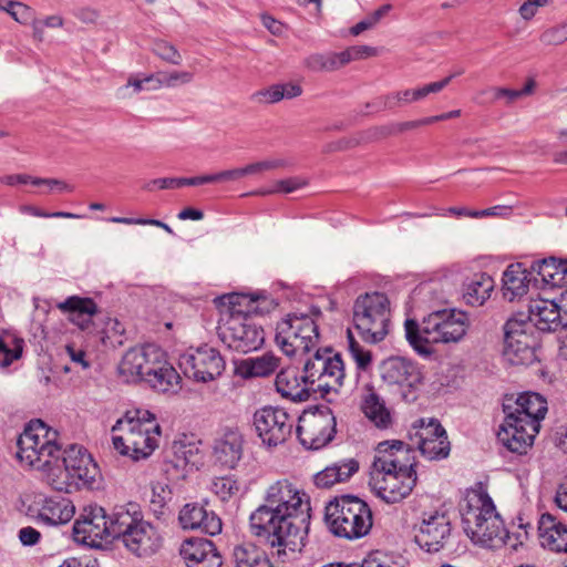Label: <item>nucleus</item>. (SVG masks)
I'll use <instances>...</instances> for the list:
<instances>
[{
	"instance_id": "f257e3e1",
	"label": "nucleus",
	"mask_w": 567,
	"mask_h": 567,
	"mask_svg": "<svg viewBox=\"0 0 567 567\" xmlns=\"http://www.w3.org/2000/svg\"><path fill=\"white\" fill-rule=\"evenodd\" d=\"M56 437L58 432L43 421H31L18 439V458L31 468L45 472L48 484L58 492L92 487L100 477V468L91 454L83 446L72 444L61 457Z\"/></svg>"
},
{
	"instance_id": "f03ea898",
	"label": "nucleus",
	"mask_w": 567,
	"mask_h": 567,
	"mask_svg": "<svg viewBox=\"0 0 567 567\" xmlns=\"http://www.w3.org/2000/svg\"><path fill=\"white\" fill-rule=\"evenodd\" d=\"M310 497L288 478L269 484L260 504L249 517L250 532L277 555L300 551L310 525Z\"/></svg>"
},
{
	"instance_id": "7ed1b4c3",
	"label": "nucleus",
	"mask_w": 567,
	"mask_h": 567,
	"mask_svg": "<svg viewBox=\"0 0 567 567\" xmlns=\"http://www.w3.org/2000/svg\"><path fill=\"white\" fill-rule=\"evenodd\" d=\"M414 451L402 441L378 444L371 468L370 484L377 495L389 504L408 497L416 484Z\"/></svg>"
},
{
	"instance_id": "20e7f679",
	"label": "nucleus",
	"mask_w": 567,
	"mask_h": 567,
	"mask_svg": "<svg viewBox=\"0 0 567 567\" xmlns=\"http://www.w3.org/2000/svg\"><path fill=\"white\" fill-rule=\"evenodd\" d=\"M548 411L546 399L536 392H525L503 402L505 419L497 432L498 441L511 452L526 454L540 430Z\"/></svg>"
},
{
	"instance_id": "39448f33",
	"label": "nucleus",
	"mask_w": 567,
	"mask_h": 567,
	"mask_svg": "<svg viewBox=\"0 0 567 567\" xmlns=\"http://www.w3.org/2000/svg\"><path fill=\"white\" fill-rule=\"evenodd\" d=\"M458 509L463 529L475 545L498 548L505 544L508 533L482 484L466 491Z\"/></svg>"
},
{
	"instance_id": "423d86ee",
	"label": "nucleus",
	"mask_w": 567,
	"mask_h": 567,
	"mask_svg": "<svg viewBox=\"0 0 567 567\" xmlns=\"http://www.w3.org/2000/svg\"><path fill=\"white\" fill-rule=\"evenodd\" d=\"M470 327L466 312L456 309H442L431 312L420 326L413 319L404 323L405 338L412 349L423 358H430L434 344L461 341Z\"/></svg>"
},
{
	"instance_id": "0eeeda50",
	"label": "nucleus",
	"mask_w": 567,
	"mask_h": 567,
	"mask_svg": "<svg viewBox=\"0 0 567 567\" xmlns=\"http://www.w3.org/2000/svg\"><path fill=\"white\" fill-rule=\"evenodd\" d=\"M112 431L113 445L122 455L134 461L147 458L158 447L162 429L148 410L136 409L116 421Z\"/></svg>"
},
{
	"instance_id": "6e6552de",
	"label": "nucleus",
	"mask_w": 567,
	"mask_h": 567,
	"mask_svg": "<svg viewBox=\"0 0 567 567\" xmlns=\"http://www.w3.org/2000/svg\"><path fill=\"white\" fill-rule=\"evenodd\" d=\"M326 523L337 537L355 540L367 536L373 526L369 504L358 496L341 495L326 506Z\"/></svg>"
},
{
	"instance_id": "1a4fd4ad",
	"label": "nucleus",
	"mask_w": 567,
	"mask_h": 567,
	"mask_svg": "<svg viewBox=\"0 0 567 567\" xmlns=\"http://www.w3.org/2000/svg\"><path fill=\"white\" fill-rule=\"evenodd\" d=\"M220 302L217 336L230 351L246 354L259 350L265 342V331L251 316L235 309L227 301Z\"/></svg>"
},
{
	"instance_id": "9d476101",
	"label": "nucleus",
	"mask_w": 567,
	"mask_h": 567,
	"mask_svg": "<svg viewBox=\"0 0 567 567\" xmlns=\"http://www.w3.org/2000/svg\"><path fill=\"white\" fill-rule=\"evenodd\" d=\"M352 312L354 328L365 342L378 343L385 339L391 319L386 295L374 291L358 296Z\"/></svg>"
},
{
	"instance_id": "9b49d317",
	"label": "nucleus",
	"mask_w": 567,
	"mask_h": 567,
	"mask_svg": "<svg viewBox=\"0 0 567 567\" xmlns=\"http://www.w3.org/2000/svg\"><path fill=\"white\" fill-rule=\"evenodd\" d=\"M319 338L318 324L309 315L289 313L276 327V343L288 357L317 350Z\"/></svg>"
},
{
	"instance_id": "f8f14e48",
	"label": "nucleus",
	"mask_w": 567,
	"mask_h": 567,
	"mask_svg": "<svg viewBox=\"0 0 567 567\" xmlns=\"http://www.w3.org/2000/svg\"><path fill=\"white\" fill-rule=\"evenodd\" d=\"M306 380L311 384L312 392L322 396L338 392L346 377L344 363L340 353L331 348H318L303 363Z\"/></svg>"
},
{
	"instance_id": "ddd939ff",
	"label": "nucleus",
	"mask_w": 567,
	"mask_h": 567,
	"mask_svg": "<svg viewBox=\"0 0 567 567\" xmlns=\"http://www.w3.org/2000/svg\"><path fill=\"white\" fill-rule=\"evenodd\" d=\"M538 338L533 324L512 318L504 326V358L513 365H528L536 359Z\"/></svg>"
},
{
	"instance_id": "4468645a",
	"label": "nucleus",
	"mask_w": 567,
	"mask_h": 567,
	"mask_svg": "<svg viewBox=\"0 0 567 567\" xmlns=\"http://www.w3.org/2000/svg\"><path fill=\"white\" fill-rule=\"evenodd\" d=\"M111 514L107 515L104 507L97 504L84 506L72 528L75 543L92 548H100L110 543Z\"/></svg>"
},
{
	"instance_id": "2eb2a0df",
	"label": "nucleus",
	"mask_w": 567,
	"mask_h": 567,
	"mask_svg": "<svg viewBox=\"0 0 567 567\" xmlns=\"http://www.w3.org/2000/svg\"><path fill=\"white\" fill-rule=\"evenodd\" d=\"M337 421L330 408L306 411L298 419L297 435L309 450H319L332 441Z\"/></svg>"
},
{
	"instance_id": "dca6fc26",
	"label": "nucleus",
	"mask_w": 567,
	"mask_h": 567,
	"mask_svg": "<svg viewBox=\"0 0 567 567\" xmlns=\"http://www.w3.org/2000/svg\"><path fill=\"white\" fill-rule=\"evenodd\" d=\"M380 374L384 383L398 386L403 400H416V391L422 384L423 374L415 362L402 357L388 358L380 365Z\"/></svg>"
},
{
	"instance_id": "f3484780",
	"label": "nucleus",
	"mask_w": 567,
	"mask_h": 567,
	"mask_svg": "<svg viewBox=\"0 0 567 567\" xmlns=\"http://www.w3.org/2000/svg\"><path fill=\"white\" fill-rule=\"evenodd\" d=\"M179 368L187 378L206 383L221 374L225 361L217 349L205 344L182 354Z\"/></svg>"
},
{
	"instance_id": "a211bd4d",
	"label": "nucleus",
	"mask_w": 567,
	"mask_h": 567,
	"mask_svg": "<svg viewBox=\"0 0 567 567\" xmlns=\"http://www.w3.org/2000/svg\"><path fill=\"white\" fill-rule=\"evenodd\" d=\"M254 425L262 444L276 447L291 435L293 419L285 409L264 406L255 412Z\"/></svg>"
},
{
	"instance_id": "6ab92c4d",
	"label": "nucleus",
	"mask_w": 567,
	"mask_h": 567,
	"mask_svg": "<svg viewBox=\"0 0 567 567\" xmlns=\"http://www.w3.org/2000/svg\"><path fill=\"white\" fill-rule=\"evenodd\" d=\"M414 427L417 429V447L424 457L441 460L450 454L446 431L436 419H420Z\"/></svg>"
},
{
	"instance_id": "aec40b11",
	"label": "nucleus",
	"mask_w": 567,
	"mask_h": 567,
	"mask_svg": "<svg viewBox=\"0 0 567 567\" xmlns=\"http://www.w3.org/2000/svg\"><path fill=\"white\" fill-rule=\"evenodd\" d=\"M561 306L554 300L536 299L528 306V320L533 328L543 332H555L567 327V298L561 295Z\"/></svg>"
},
{
	"instance_id": "412c9836",
	"label": "nucleus",
	"mask_w": 567,
	"mask_h": 567,
	"mask_svg": "<svg viewBox=\"0 0 567 567\" xmlns=\"http://www.w3.org/2000/svg\"><path fill=\"white\" fill-rule=\"evenodd\" d=\"M451 534V522L446 514L435 512L423 518L415 542L427 553H437L444 548Z\"/></svg>"
},
{
	"instance_id": "4be33fe9",
	"label": "nucleus",
	"mask_w": 567,
	"mask_h": 567,
	"mask_svg": "<svg viewBox=\"0 0 567 567\" xmlns=\"http://www.w3.org/2000/svg\"><path fill=\"white\" fill-rule=\"evenodd\" d=\"M145 522L138 504L127 503L115 506L111 513L110 543L112 540H120L124 545Z\"/></svg>"
},
{
	"instance_id": "5701e85b",
	"label": "nucleus",
	"mask_w": 567,
	"mask_h": 567,
	"mask_svg": "<svg viewBox=\"0 0 567 567\" xmlns=\"http://www.w3.org/2000/svg\"><path fill=\"white\" fill-rule=\"evenodd\" d=\"M56 308L68 315L71 323L81 331L92 333L95 330L93 318L100 312L96 302L89 297L70 296L56 303Z\"/></svg>"
},
{
	"instance_id": "b1692460",
	"label": "nucleus",
	"mask_w": 567,
	"mask_h": 567,
	"mask_svg": "<svg viewBox=\"0 0 567 567\" xmlns=\"http://www.w3.org/2000/svg\"><path fill=\"white\" fill-rule=\"evenodd\" d=\"M178 519L184 529H199L210 536L219 534L223 528L220 517L197 503L184 505Z\"/></svg>"
},
{
	"instance_id": "393cba45",
	"label": "nucleus",
	"mask_w": 567,
	"mask_h": 567,
	"mask_svg": "<svg viewBox=\"0 0 567 567\" xmlns=\"http://www.w3.org/2000/svg\"><path fill=\"white\" fill-rule=\"evenodd\" d=\"M181 555L187 567H220L223 564L214 543L206 538L186 539L182 544Z\"/></svg>"
},
{
	"instance_id": "a878e982",
	"label": "nucleus",
	"mask_w": 567,
	"mask_h": 567,
	"mask_svg": "<svg viewBox=\"0 0 567 567\" xmlns=\"http://www.w3.org/2000/svg\"><path fill=\"white\" fill-rule=\"evenodd\" d=\"M277 392L293 402H305L312 392L311 384L306 380V373L300 374L297 367L282 368L275 380Z\"/></svg>"
},
{
	"instance_id": "bb28decb",
	"label": "nucleus",
	"mask_w": 567,
	"mask_h": 567,
	"mask_svg": "<svg viewBox=\"0 0 567 567\" xmlns=\"http://www.w3.org/2000/svg\"><path fill=\"white\" fill-rule=\"evenodd\" d=\"M123 546L132 555L146 558L155 555L162 548L163 537L158 529L146 520Z\"/></svg>"
},
{
	"instance_id": "cd10ccee",
	"label": "nucleus",
	"mask_w": 567,
	"mask_h": 567,
	"mask_svg": "<svg viewBox=\"0 0 567 567\" xmlns=\"http://www.w3.org/2000/svg\"><path fill=\"white\" fill-rule=\"evenodd\" d=\"M244 437L238 429H226L215 440L214 456L216 461L228 468H235L243 456Z\"/></svg>"
},
{
	"instance_id": "c85d7f7f",
	"label": "nucleus",
	"mask_w": 567,
	"mask_h": 567,
	"mask_svg": "<svg viewBox=\"0 0 567 567\" xmlns=\"http://www.w3.org/2000/svg\"><path fill=\"white\" fill-rule=\"evenodd\" d=\"M538 537L544 548L554 553H567V526L551 514L540 516Z\"/></svg>"
},
{
	"instance_id": "c756f323",
	"label": "nucleus",
	"mask_w": 567,
	"mask_h": 567,
	"mask_svg": "<svg viewBox=\"0 0 567 567\" xmlns=\"http://www.w3.org/2000/svg\"><path fill=\"white\" fill-rule=\"evenodd\" d=\"M220 300L233 305L235 309H240L247 316L269 313L277 307V302L266 292L255 293H230L220 297Z\"/></svg>"
},
{
	"instance_id": "7c9ffc66",
	"label": "nucleus",
	"mask_w": 567,
	"mask_h": 567,
	"mask_svg": "<svg viewBox=\"0 0 567 567\" xmlns=\"http://www.w3.org/2000/svg\"><path fill=\"white\" fill-rule=\"evenodd\" d=\"M75 514L71 499L63 496L45 498L38 511V519L48 526L64 525Z\"/></svg>"
},
{
	"instance_id": "2f4dec72",
	"label": "nucleus",
	"mask_w": 567,
	"mask_h": 567,
	"mask_svg": "<svg viewBox=\"0 0 567 567\" xmlns=\"http://www.w3.org/2000/svg\"><path fill=\"white\" fill-rule=\"evenodd\" d=\"M530 274L537 275L545 287H567V260L554 257L534 260L530 264Z\"/></svg>"
},
{
	"instance_id": "473e14b6",
	"label": "nucleus",
	"mask_w": 567,
	"mask_h": 567,
	"mask_svg": "<svg viewBox=\"0 0 567 567\" xmlns=\"http://www.w3.org/2000/svg\"><path fill=\"white\" fill-rule=\"evenodd\" d=\"M530 268L524 267V264L517 262L509 265L503 274V296L513 301L517 297H522L528 290L530 282Z\"/></svg>"
},
{
	"instance_id": "72a5a7b5",
	"label": "nucleus",
	"mask_w": 567,
	"mask_h": 567,
	"mask_svg": "<svg viewBox=\"0 0 567 567\" xmlns=\"http://www.w3.org/2000/svg\"><path fill=\"white\" fill-rule=\"evenodd\" d=\"M361 411L364 416L378 429L386 430L392 426L393 419L383 399L372 389L362 396Z\"/></svg>"
},
{
	"instance_id": "f704fd0d",
	"label": "nucleus",
	"mask_w": 567,
	"mask_h": 567,
	"mask_svg": "<svg viewBox=\"0 0 567 567\" xmlns=\"http://www.w3.org/2000/svg\"><path fill=\"white\" fill-rule=\"evenodd\" d=\"M358 471V461L349 458L324 467L315 475L313 481L317 487L330 488L337 483L348 481Z\"/></svg>"
},
{
	"instance_id": "c9c22d12",
	"label": "nucleus",
	"mask_w": 567,
	"mask_h": 567,
	"mask_svg": "<svg viewBox=\"0 0 567 567\" xmlns=\"http://www.w3.org/2000/svg\"><path fill=\"white\" fill-rule=\"evenodd\" d=\"M150 386L158 392H177L181 383V377L175 368L166 362L161 368L153 370V373L145 377V381Z\"/></svg>"
},
{
	"instance_id": "e433bc0d",
	"label": "nucleus",
	"mask_w": 567,
	"mask_h": 567,
	"mask_svg": "<svg viewBox=\"0 0 567 567\" xmlns=\"http://www.w3.org/2000/svg\"><path fill=\"white\" fill-rule=\"evenodd\" d=\"M493 289L494 280L489 275L476 274L465 287L464 299L467 305L482 306L491 297Z\"/></svg>"
},
{
	"instance_id": "4c0bfd02",
	"label": "nucleus",
	"mask_w": 567,
	"mask_h": 567,
	"mask_svg": "<svg viewBox=\"0 0 567 567\" xmlns=\"http://www.w3.org/2000/svg\"><path fill=\"white\" fill-rule=\"evenodd\" d=\"M233 556L236 567H274L267 553L251 543L236 546Z\"/></svg>"
},
{
	"instance_id": "58836bf2",
	"label": "nucleus",
	"mask_w": 567,
	"mask_h": 567,
	"mask_svg": "<svg viewBox=\"0 0 567 567\" xmlns=\"http://www.w3.org/2000/svg\"><path fill=\"white\" fill-rule=\"evenodd\" d=\"M144 362L145 344L131 348L124 353L118 364V372L126 381H142Z\"/></svg>"
},
{
	"instance_id": "ea45409f",
	"label": "nucleus",
	"mask_w": 567,
	"mask_h": 567,
	"mask_svg": "<svg viewBox=\"0 0 567 567\" xmlns=\"http://www.w3.org/2000/svg\"><path fill=\"white\" fill-rule=\"evenodd\" d=\"M301 93V86L296 83L274 84L267 89L255 92L252 94V100L258 103L272 104L284 99L300 96Z\"/></svg>"
},
{
	"instance_id": "a19ab883",
	"label": "nucleus",
	"mask_w": 567,
	"mask_h": 567,
	"mask_svg": "<svg viewBox=\"0 0 567 567\" xmlns=\"http://www.w3.org/2000/svg\"><path fill=\"white\" fill-rule=\"evenodd\" d=\"M280 364V358L272 353L249 358L243 362V373L247 378H264L270 375Z\"/></svg>"
},
{
	"instance_id": "79ce46f5",
	"label": "nucleus",
	"mask_w": 567,
	"mask_h": 567,
	"mask_svg": "<svg viewBox=\"0 0 567 567\" xmlns=\"http://www.w3.org/2000/svg\"><path fill=\"white\" fill-rule=\"evenodd\" d=\"M289 165L288 161L284 158H271L256 163L248 164L245 167L227 169L229 182L238 181L247 175H260L268 171L284 168Z\"/></svg>"
},
{
	"instance_id": "37998d69",
	"label": "nucleus",
	"mask_w": 567,
	"mask_h": 567,
	"mask_svg": "<svg viewBox=\"0 0 567 567\" xmlns=\"http://www.w3.org/2000/svg\"><path fill=\"white\" fill-rule=\"evenodd\" d=\"M453 75H449L441 81L427 83L415 89H406L401 92V100L404 104L414 103L424 100L427 95L441 92L452 81Z\"/></svg>"
},
{
	"instance_id": "c03bdc74",
	"label": "nucleus",
	"mask_w": 567,
	"mask_h": 567,
	"mask_svg": "<svg viewBox=\"0 0 567 567\" xmlns=\"http://www.w3.org/2000/svg\"><path fill=\"white\" fill-rule=\"evenodd\" d=\"M209 488L221 502H227L239 493L240 483L235 475L215 476Z\"/></svg>"
},
{
	"instance_id": "a18cd8bd",
	"label": "nucleus",
	"mask_w": 567,
	"mask_h": 567,
	"mask_svg": "<svg viewBox=\"0 0 567 567\" xmlns=\"http://www.w3.org/2000/svg\"><path fill=\"white\" fill-rule=\"evenodd\" d=\"M24 348V340L17 336H10L8 340L0 339V367H9L13 361L21 358Z\"/></svg>"
},
{
	"instance_id": "49530a36",
	"label": "nucleus",
	"mask_w": 567,
	"mask_h": 567,
	"mask_svg": "<svg viewBox=\"0 0 567 567\" xmlns=\"http://www.w3.org/2000/svg\"><path fill=\"white\" fill-rule=\"evenodd\" d=\"M0 10L7 12L20 24H30L35 19V11L31 7L19 1L0 0Z\"/></svg>"
},
{
	"instance_id": "de8ad7c7",
	"label": "nucleus",
	"mask_w": 567,
	"mask_h": 567,
	"mask_svg": "<svg viewBox=\"0 0 567 567\" xmlns=\"http://www.w3.org/2000/svg\"><path fill=\"white\" fill-rule=\"evenodd\" d=\"M175 458L183 461L192 470L200 462L199 449L195 443L185 440L174 441L172 444V453Z\"/></svg>"
},
{
	"instance_id": "09e8293b",
	"label": "nucleus",
	"mask_w": 567,
	"mask_h": 567,
	"mask_svg": "<svg viewBox=\"0 0 567 567\" xmlns=\"http://www.w3.org/2000/svg\"><path fill=\"white\" fill-rule=\"evenodd\" d=\"M431 124H432L431 117L427 116V117L413 120V121L393 123L388 126L375 127L372 130V132H373L374 136L385 137V136H389L392 134H401L406 131L416 130L421 126H426V125H431Z\"/></svg>"
},
{
	"instance_id": "8fccbe9b",
	"label": "nucleus",
	"mask_w": 567,
	"mask_h": 567,
	"mask_svg": "<svg viewBox=\"0 0 567 567\" xmlns=\"http://www.w3.org/2000/svg\"><path fill=\"white\" fill-rule=\"evenodd\" d=\"M168 362L166 353L156 344H145V362L143 365L142 381H145V377L153 373V370L161 368L164 363Z\"/></svg>"
},
{
	"instance_id": "3c124183",
	"label": "nucleus",
	"mask_w": 567,
	"mask_h": 567,
	"mask_svg": "<svg viewBox=\"0 0 567 567\" xmlns=\"http://www.w3.org/2000/svg\"><path fill=\"white\" fill-rule=\"evenodd\" d=\"M567 41V24L549 25L539 34V42L544 47H558Z\"/></svg>"
},
{
	"instance_id": "603ef678",
	"label": "nucleus",
	"mask_w": 567,
	"mask_h": 567,
	"mask_svg": "<svg viewBox=\"0 0 567 567\" xmlns=\"http://www.w3.org/2000/svg\"><path fill=\"white\" fill-rule=\"evenodd\" d=\"M348 334V348L351 358L357 363L360 370L369 368L372 361V354L369 350H365L353 337L350 329L347 331Z\"/></svg>"
},
{
	"instance_id": "864d4df0",
	"label": "nucleus",
	"mask_w": 567,
	"mask_h": 567,
	"mask_svg": "<svg viewBox=\"0 0 567 567\" xmlns=\"http://www.w3.org/2000/svg\"><path fill=\"white\" fill-rule=\"evenodd\" d=\"M153 52L159 59L173 65H179L183 60L178 50L173 44L164 40L154 42Z\"/></svg>"
},
{
	"instance_id": "5fc2aeb1",
	"label": "nucleus",
	"mask_w": 567,
	"mask_h": 567,
	"mask_svg": "<svg viewBox=\"0 0 567 567\" xmlns=\"http://www.w3.org/2000/svg\"><path fill=\"white\" fill-rule=\"evenodd\" d=\"M192 468L185 462L175 458L172 454L164 463V472L169 481L185 480Z\"/></svg>"
},
{
	"instance_id": "6e6d98bb",
	"label": "nucleus",
	"mask_w": 567,
	"mask_h": 567,
	"mask_svg": "<svg viewBox=\"0 0 567 567\" xmlns=\"http://www.w3.org/2000/svg\"><path fill=\"white\" fill-rule=\"evenodd\" d=\"M172 498V492L167 485L156 483L152 487L151 505L155 513L161 512Z\"/></svg>"
},
{
	"instance_id": "4d7b16f0",
	"label": "nucleus",
	"mask_w": 567,
	"mask_h": 567,
	"mask_svg": "<svg viewBox=\"0 0 567 567\" xmlns=\"http://www.w3.org/2000/svg\"><path fill=\"white\" fill-rule=\"evenodd\" d=\"M164 87H174L178 84H188L193 81L194 74L188 71L159 72Z\"/></svg>"
},
{
	"instance_id": "13d9d810",
	"label": "nucleus",
	"mask_w": 567,
	"mask_h": 567,
	"mask_svg": "<svg viewBox=\"0 0 567 567\" xmlns=\"http://www.w3.org/2000/svg\"><path fill=\"white\" fill-rule=\"evenodd\" d=\"M229 182L227 171H223L215 174L195 176V177H182V187L183 186H198L203 184L209 183H221Z\"/></svg>"
},
{
	"instance_id": "bf43d9fd",
	"label": "nucleus",
	"mask_w": 567,
	"mask_h": 567,
	"mask_svg": "<svg viewBox=\"0 0 567 567\" xmlns=\"http://www.w3.org/2000/svg\"><path fill=\"white\" fill-rule=\"evenodd\" d=\"M146 90L145 76L140 79L137 76H130L126 84L118 87L116 95L118 99H127Z\"/></svg>"
},
{
	"instance_id": "052dcab7",
	"label": "nucleus",
	"mask_w": 567,
	"mask_h": 567,
	"mask_svg": "<svg viewBox=\"0 0 567 567\" xmlns=\"http://www.w3.org/2000/svg\"><path fill=\"white\" fill-rule=\"evenodd\" d=\"M109 221L114 224H124V225H150L164 229L168 234H173V229L169 225L158 220V219H146V218H128V217H111Z\"/></svg>"
},
{
	"instance_id": "680f3d73",
	"label": "nucleus",
	"mask_w": 567,
	"mask_h": 567,
	"mask_svg": "<svg viewBox=\"0 0 567 567\" xmlns=\"http://www.w3.org/2000/svg\"><path fill=\"white\" fill-rule=\"evenodd\" d=\"M182 187V177H163L147 182L144 189L153 192L155 189H174Z\"/></svg>"
},
{
	"instance_id": "e2e57ef3",
	"label": "nucleus",
	"mask_w": 567,
	"mask_h": 567,
	"mask_svg": "<svg viewBox=\"0 0 567 567\" xmlns=\"http://www.w3.org/2000/svg\"><path fill=\"white\" fill-rule=\"evenodd\" d=\"M22 212L25 214H29L34 217H41V218H68V219H79L82 216L73 213L68 212H54V213H47L35 206H24L22 208Z\"/></svg>"
},
{
	"instance_id": "0e129e2a",
	"label": "nucleus",
	"mask_w": 567,
	"mask_h": 567,
	"mask_svg": "<svg viewBox=\"0 0 567 567\" xmlns=\"http://www.w3.org/2000/svg\"><path fill=\"white\" fill-rule=\"evenodd\" d=\"M347 58L348 63L355 60H361L370 56H375L378 54V50L373 47L369 45H353L343 50Z\"/></svg>"
},
{
	"instance_id": "69168bd1",
	"label": "nucleus",
	"mask_w": 567,
	"mask_h": 567,
	"mask_svg": "<svg viewBox=\"0 0 567 567\" xmlns=\"http://www.w3.org/2000/svg\"><path fill=\"white\" fill-rule=\"evenodd\" d=\"M550 1L551 0H525L519 7L518 12L524 20H532L536 16L537 9L547 6Z\"/></svg>"
},
{
	"instance_id": "338daca9",
	"label": "nucleus",
	"mask_w": 567,
	"mask_h": 567,
	"mask_svg": "<svg viewBox=\"0 0 567 567\" xmlns=\"http://www.w3.org/2000/svg\"><path fill=\"white\" fill-rule=\"evenodd\" d=\"M306 185H307V181L301 177H289V178L278 181L276 183L275 192L289 194L297 189L302 188Z\"/></svg>"
},
{
	"instance_id": "774afa93",
	"label": "nucleus",
	"mask_w": 567,
	"mask_h": 567,
	"mask_svg": "<svg viewBox=\"0 0 567 567\" xmlns=\"http://www.w3.org/2000/svg\"><path fill=\"white\" fill-rule=\"evenodd\" d=\"M359 567H393L392 560L389 556L375 551L370 554Z\"/></svg>"
}]
</instances>
